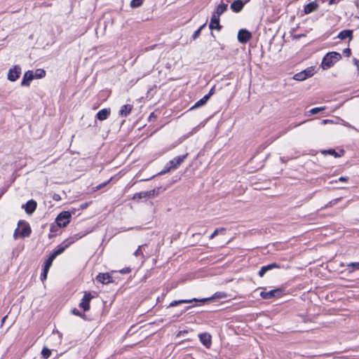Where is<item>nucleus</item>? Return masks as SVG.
Masks as SVG:
<instances>
[{
    "instance_id": "f257e3e1",
    "label": "nucleus",
    "mask_w": 359,
    "mask_h": 359,
    "mask_svg": "<svg viewBox=\"0 0 359 359\" xmlns=\"http://www.w3.org/2000/svg\"><path fill=\"white\" fill-rule=\"evenodd\" d=\"M341 55L337 52H330L323 58L321 67L323 69H327L332 67L337 62L340 60Z\"/></svg>"
},
{
    "instance_id": "f03ea898",
    "label": "nucleus",
    "mask_w": 359,
    "mask_h": 359,
    "mask_svg": "<svg viewBox=\"0 0 359 359\" xmlns=\"http://www.w3.org/2000/svg\"><path fill=\"white\" fill-rule=\"evenodd\" d=\"M71 217L69 211L61 212L56 217L57 224L60 227H65L69 223Z\"/></svg>"
},
{
    "instance_id": "7ed1b4c3",
    "label": "nucleus",
    "mask_w": 359,
    "mask_h": 359,
    "mask_svg": "<svg viewBox=\"0 0 359 359\" xmlns=\"http://www.w3.org/2000/svg\"><path fill=\"white\" fill-rule=\"evenodd\" d=\"M21 74V67L18 65H15L13 68L10 69L8 73V79L11 81H15Z\"/></svg>"
},
{
    "instance_id": "20e7f679",
    "label": "nucleus",
    "mask_w": 359,
    "mask_h": 359,
    "mask_svg": "<svg viewBox=\"0 0 359 359\" xmlns=\"http://www.w3.org/2000/svg\"><path fill=\"white\" fill-rule=\"evenodd\" d=\"M282 294L280 289L271 290L268 292L262 291L260 292V296L264 299H269L273 297H280Z\"/></svg>"
},
{
    "instance_id": "39448f33",
    "label": "nucleus",
    "mask_w": 359,
    "mask_h": 359,
    "mask_svg": "<svg viewBox=\"0 0 359 359\" xmlns=\"http://www.w3.org/2000/svg\"><path fill=\"white\" fill-rule=\"evenodd\" d=\"M215 299L214 297H211V298H204V299H196V298H194L192 299H180V300H175V301H172L168 306V307H173V306H177L179 304H188V303H191V302H205V301H208V300H210V299Z\"/></svg>"
},
{
    "instance_id": "423d86ee",
    "label": "nucleus",
    "mask_w": 359,
    "mask_h": 359,
    "mask_svg": "<svg viewBox=\"0 0 359 359\" xmlns=\"http://www.w3.org/2000/svg\"><path fill=\"white\" fill-rule=\"evenodd\" d=\"M252 37L251 33L245 29H241L238 33V40L242 43H246Z\"/></svg>"
},
{
    "instance_id": "0eeeda50",
    "label": "nucleus",
    "mask_w": 359,
    "mask_h": 359,
    "mask_svg": "<svg viewBox=\"0 0 359 359\" xmlns=\"http://www.w3.org/2000/svg\"><path fill=\"white\" fill-rule=\"evenodd\" d=\"M187 156L188 153L182 156H177L174 159L170 161L168 163V165H170V168H172L173 170H175L184 162Z\"/></svg>"
},
{
    "instance_id": "6e6552de",
    "label": "nucleus",
    "mask_w": 359,
    "mask_h": 359,
    "mask_svg": "<svg viewBox=\"0 0 359 359\" xmlns=\"http://www.w3.org/2000/svg\"><path fill=\"white\" fill-rule=\"evenodd\" d=\"M93 298V296L90 292H85L83 297L79 304V306L83 309L84 311H87L90 309V301Z\"/></svg>"
},
{
    "instance_id": "1a4fd4ad",
    "label": "nucleus",
    "mask_w": 359,
    "mask_h": 359,
    "mask_svg": "<svg viewBox=\"0 0 359 359\" xmlns=\"http://www.w3.org/2000/svg\"><path fill=\"white\" fill-rule=\"evenodd\" d=\"M22 224L23 226L20 232V236L22 238L29 237L32 233V229L29 224L25 221H19L18 226Z\"/></svg>"
},
{
    "instance_id": "9d476101",
    "label": "nucleus",
    "mask_w": 359,
    "mask_h": 359,
    "mask_svg": "<svg viewBox=\"0 0 359 359\" xmlns=\"http://www.w3.org/2000/svg\"><path fill=\"white\" fill-rule=\"evenodd\" d=\"M37 206V203L34 200L28 201L25 205H22V208L25 209V212L27 215H32L35 211Z\"/></svg>"
},
{
    "instance_id": "9b49d317",
    "label": "nucleus",
    "mask_w": 359,
    "mask_h": 359,
    "mask_svg": "<svg viewBox=\"0 0 359 359\" xmlns=\"http://www.w3.org/2000/svg\"><path fill=\"white\" fill-rule=\"evenodd\" d=\"M34 79L32 71H27L25 73L21 81L22 86H29L31 81Z\"/></svg>"
},
{
    "instance_id": "f8f14e48",
    "label": "nucleus",
    "mask_w": 359,
    "mask_h": 359,
    "mask_svg": "<svg viewBox=\"0 0 359 359\" xmlns=\"http://www.w3.org/2000/svg\"><path fill=\"white\" fill-rule=\"evenodd\" d=\"M209 28L211 30L217 29V31H220L222 29V27L219 24V17H217L214 15H212Z\"/></svg>"
},
{
    "instance_id": "ddd939ff",
    "label": "nucleus",
    "mask_w": 359,
    "mask_h": 359,
    "mask_svg": "<svg viewBox=\"0 0 359 359\" xmlns=\"http://www.w3.org/2000/svg\"><path fill=\"white\" fill-rule=\"evenodd\" d=\"M200 341L206 347L210 348L211 345V336L208 333H201L198 334Z\"/></svg>"
},
{
    "instance_id": "4468645a",
    "label": "nucleus",
    "mask_w": 359,
    "mask_h": 359,
    "mask_svg": "<svg viewBox=\"0 0 359 359\" xmlns=\"http://www.w3.org/2000/svg\"><path fill=\"white\" fill-rule=\"evenodd\" d=\"M96 280L102 284H108L111 281V277L108 273H100L97 276Z\"/></svg>"
},
{
    "instance_id": "2eb2a0df",
    "label": "nucleus",
    "mask_w": 359,
    "mask_h": 359,
    "mask_svg": "<svg viewBox=\"0 0 359 359\" xmlns=\"http://www.w3.org/2000/svg\"><path fill=\"white\" fill-rule=\"evenodd\" d=\"M110 114V109H102L97 112V114H96V117L100 121H104L107 119Z\"/></svg>"
},
{
    "instance_id": "dca6fc26",
    "label": "nucleus",
    "mask_w": 359,
    "mask_h": 359,
    "mask_svg": "<svg viewBox=\"0 0 359 359\" xmlns=\"http://www.w3.org/2000/svg\"><path fill=\"white\" fill-rule=\"evenodd\" d=\"M318 4L316 2L313 1L304 6V12L305 14H309L311 13L316 11L318 9Z\"/></svg>"
},
{
    "instance_id": "f3484780",
    "label": "nucleus",
    "mask_w": 359,
    "mask_h": 359,
    "mask_svg": "<svg viewBox=\"0 0 359 359\" xmlns=\"http://www.w3.org/2000/svg\"><path fill=\"white\" fill-rule=\"evenodd\" d=\"M243 6L244 4L242 0H236L231 4V8L235 13L241 11Z\"/></svg>"
},
{
    "instance_id": "a211bd4d",
    "label": "nucleus",
    "mask_w": 359,
    "mask_h": 359,
    "mask_svg": "<svg viewBox=\"0 0 359 359\" xmlns=\"http://www.w3.org/2000/svg\"><path fill=\"white\" fill-rule=\"evenodd\" d=\"M227 8H228V4H223V3L220 4L219 5H218L217 6V8L212 15H214L217 17H220L221 15H222L225 11H226Z\"/></svg>"
},
{
    "instance_id": "6ab92c4d",
    "label": "nucleus",
    "mask_w": 359,
    "mask_h": 359,
    "mask_svg": "<svg viewBox=\"0 0 359 359\" xmlns=\"http://www.w3.org/2000/svg\"><path fill=\"white\" fill-rule=\"evenodd\" d=\"M311 76V74H306V72H301L294 75L293 79L297 81H304L307 78Z\"/></svg>"
},
{
    "instance_id": "aec40b11",
    "label": "nucleus",
    "mask_w": 359,
    "mask_h": 359,
    "mask_svg": "<svg viewBox=\"0 0 359 359\" xmlns=\"http://www.w3.org/2000/svg\"><path fill=\"white\" fill-rule=\"evenodd\" d=\"M132 110V106L130 104H124L121 107L119 115L121 116H128Z\"/></svg>"
},
{
    "instance_id": "412c9836",
    "label": "nucleus",
    "mask_w": 359,
    "mask_h": 359,
    "mask_svg": "<svg viewBox=\"0 0 359 359\" xmlns=\"http://www.w3.org/2000/svg\"><path fill=\"white\" fill-rule=\"evenodd\" d=\"M338 38L341 40H344L347 38L351 39L352 38V31L349 29L343 30L339 33Z\"/></svg>"
},
{
    "instance_id": "4be33fe9",
    "label": "nucleus",
    "mask_w": 359,
    "mask_h": 359,
    "mask_svg": "<svg viewBox=\"0 0 359 359\" xmlns=\"http://www.w3.org/2000/svg\"><path fill=\"white\" fill-rule=\"evenodd\" d=\"M209 99L210 98L205 95L203 97L197 101L195 103V104L191 107V109L198 108L200 107L203 106L205 104H206Z\"/></svg>"
},
{
    "instance_id": "5701e85b",
    "label": "nucleus",
    "mask_w": 359,
    "mask_h": 359,
    "mask_svg": "<svg viewBox=\"0 0 359 359\" xmlns=\"http://www.w3.org/2000/svg\"><path fill=\"white\" fill-rule=\"evenodd\" d=\"M346 267L348 269V273H352L355 270H359V262H350L347 264Z\"/></svg>"
},
{
    "instance_id": "b1692460",
    "label": "nucleus",
    "mask_w": 359,
    "mask_h": 359,
    "mask_svg": "<svg viewBox=\"0 0 359 359\" xmlns=\"http://www.w3.org/2000/svg\"><path fill=\"white\" fill-rule=\"evenodd\" d=\"M147 191H141L139 193H136L134 194L133 199L140 201L141 199H147Z\"/></svg>"
},
{
    "instance_id": "393cba45",
    "label": "nucleus",
    "mask_w": 359,
    "mask_h": 359,
    "mask_svg": "<svg viewBox=\"0 0 359 359\" xmlns=\"http://www.w3.org/2000/svg\"><path fill=\"white\" fill-rule=\"evenodd\" d=\"M160 189H161V188H156V189H154L150 191H147V193L148 198H154L156 196L158 195V194L160 192Z\"/></svg>"
},
{
    "instance_id": "a878e982",
    "label": "nucleus",
    "mask_w": 359,
    "mask_h": 359,
    "mask_svg": "<svg viewBox=\"0 0 359 359\" xmlns=\"http://www.w3.org/2000/svg\"><path fill=\"white\" fill-rule=\"evenodd\" d=\"M41 355L44 359H48L51 355V351L47 347H43L41 351Z\"/></svg>"
},
{
    "instance_id": "bb28decb",
    "label": "nucleus",
    "mask_w": 359,
    "mask_h": 359,
    "mask_svg": "<svg viewBox=\"0 0 359 359\" xmlns=\"http://www.w3.org/2000/svg\"><path fill=\"white\" fill-rule=\"evenodd\" d=\"M46 75V72L43 69H39L34 74V79H41Z\"/></svg>"
},
{
    "instance_id": "cd10ccee",
    "label": "nucleus",
    "mask_w": 359,
    "mask_h": 359,
    "mask_svg": "<svg viewBox=\"0 0 359 359\" xmlns=\"http://www.w3.org/2000/svg\"><path fill=\"white\" fill-rule=\"evenodd\" d=\"M205 25H206L205 23L203 24L196 31H195V32L194 33V34L192 36L193 40H196L200 36L202 29L205 27Z\"/></svg>"
},
{
    "instance_id": "c85d7f7f",
    "label": "nucleus",
    "mask_w": 359,
    "mask_h": 359,
    "mask_svg": "<svg viewBox=\"0 0 359 359\" xmlns=\"http://www.w3.org/2000/svg\"><path fill=\"white\" fill-rule=\"evenodd\" d=\"M226 229L224 228L216 229L214 232L210 236V239L214 238L219 233H224Z\"/></svg>"
},
{
    "instance_id": "c756f323",
    "label": "nucleus",
    "mask_w": 359,
    "mask_h": 359,
    "mask_svg": "<svg viewBox=\"0 0 359 359\" xmlns=\"http://www.w3.org/2000/svg\"><path fill=\"white\" fill-rule=\"evenodd\" d=\"M325 107H315V108L311 109L309 111V114H311V115H313V114H318V113H319V112H320V111H323V110H325Z\"/></svg>"
},
{
    "instance_id": "7c9ffc66",
    "label": "nucleus",
    "mask_w": 359,
    "mask_h": 359,
    "mask_svg": "<svg viewBox=\"0 0 359 359\" xmlns=\"http://www.w3.org/2000/svg\"><path fill=\"white\" fill-rule=\"evenodd\" d=\"M143 4V0H132L130 6L132 8H138Z\"/></svg>"
},
{
    "instance_id": "2f4dec72",
    "label": "nucleus",
    "mask_w": 359,
    "mask_h": 359,
    "mask_svg": "<svg viewBox=\"0 0 359 359\" xmlns=\"http://www.w3.org/2000/svg\"><path fill=\"white\" fill-rule=\"evenodd\" d=\"M341 198H335V199L330 201L325 205V207H323V208H330V207H332V206L336 205L339 201H341Z\"/></svg>"
},
{
    "instance_id": "473e14b6",
    "label": "nucleus",
    "mask_w": 359,
    "mask_h": 359,
    "mask_svg": "<svg viewBox=\"0 0 359 359\" xmlns=\"http://www.w3.org/2000/svg\"><path fill=\"white\" fill-rule=\"evenodd\" d=\"M322 153L323 154H330L332 156H334L336 158L340 156V155L338 154V153L336 152V151L334 149L325 150V151H323Z\"/></svg>"
},
{
    "instance_id": "72a5a7b5",
    "label": "nucleus",
    "mask_w": 359,
    "mask_h": 359,
    "mask_svg": "<svg viewBox=\"0 0 359 359\" xmlns=\"http://www.w3.org/2000/svg\"><path fill=\"white\" fill-rule=\"evenodd\" d=\"M265 268L266 269V271H269V270H271L273 269H278L280 268V266L276 264V263H271V264H269L268 265H266L264 266Z\"/></svg>"
},
{
    "instance_id": "f704fd0d",
    "label": "nucleus",
    "mask_w": 359,
    "mask_h": 359,
    "mask_svg": "<svg viewBox=\"0 0 359 359\" xmlns=\"http://www.w3.org/2000/svg\"><path fill=\"white\" fill-rule=\"evenodd\" d=\"M145 246L146 245H140L138 247V248L134 252V255L136 256V257H138L140 255H142L143 256L142 248H144Z\"/></svg>"
},
{
    "instance_id": "c9c22d12",
    "label": "nucleus",
    "mask_w": 359,
    "mask_h": 359,
    "mask_svg": "<svg viewBox=\"0 0 359 359\" xmlns=\"http://www.w3.org/2000/svg\"><path fill=\"white\" fill-rule=\"evenodd\" d=\"M67 247V245H66L65 246H58L57 248L54 251V252L58 256L65 251Z\"/></svg>"
},
{
    "instance_id": "e433bc0d",
    "label": "nucleus",
    "mask_w": 359,
    "mask_h": 359,
    "mask_svg": "<svg viewBox=\"0 0 359 359\" xmlns=\"http://www.w3.org/2000/svg\"><path fill=\"white\" fill-rule=\"evenodd\" d=\"M173 170L172 168H170V165H166V166L165 167L164 170H163L162 171H161L158 175H163V174H165L166 172H169L170 170Z\"/></svg>"
},
{
    "instance_id": "4c0bfd02",
    "label": "nucleus",
    "mask_w": 359,
    "mask_h": 359,
    "mask_svg": "<svg viewBox=\"0 0 359 359\" xmlns=\"http://www.w3.org/2000/svg\"><path fill=\"white\" fill-rule=\"evenodd\" d=\"M266 272V269L265 268L264 266H263L259 271V275L260 277H262Z\"/></svg>"
},
{
    "instance_id": "58836bf2",
    "label": "nucleus",
    "mask_w": 359,
    "mask_h": 359,
    "mask_svg": "<svg viewBox=\"0 0 359 359\" xmlns=\"http://www.w3.org/2000/svg\"><path fill=\"white\" fill-rule=\"evenodd\" d=\"M52 263H53V262H51L50 260L46 259L45 262V264H44V267L50 269V267L52 265Z\"/></svg>"
},
{
    "instance_id": "ea45409f",
    "label": "nucleus",
    "mask_w": 359,
    "mask_h": 359,
    "mask_svg": "<svg viewBox=\"0 0 359 359\" xmlns=\"http://www.w3.org/2000/svg\"><path fill=\"white\" fill-rule=\"evenodd\" d=\"M57 255L53 252L51 253L48 259V260H50L51 262H53V260L56 258Z\"/></svg>"
},
{
    "instance_id": "a19ab883",
    "label": "nucleus",
    "mask_w": 359,
    "mask_h": 359,
    "mask_svg": "<svg viewBox=\"0 0 359 359\" xmlns=\"http://www.w3.org/2000/svg\"><path fill=\"white\" fill-rule=\"evenodd\" d=\"M72 313L75 316H81V313L76 309H74L72 310Z\"/></svg>"
},
{
    "instance_id": "79ce46f5",
    "label": "nucleus",
    "mask_w": 359,
    "mask_h": 359,
    "mask_svg": "<svg viewBox=\"0 0 359 359\" xmlns=\"http://www.w3.org/2000/svg\"><path fill=\"white\" fill-rule=\"evenodd\" d=\"M214 93H215V87H212L206 95L210 98Z\"/></svg>"
},
{
    "instance_id": "37998d69",
    "label": "nucleus",
    "mask_w": 359,
    "mask_h": 359,
    "mask_svg": "<svg viewBox=\"0 0 359 359\" xmlns=\"http://www.w3.org/2000/svg\"><path fill=\"white\" fill-rule=\"evenodd\" d=\"M19 234H20V233H18V228H17L15 230L14 233H13V238L15 240L18 239Z\"/></svg>"
},
{
    "instance_id": "c03bdc74",
    "label": "nucleus",
    "mask_w": 359,
    "mask_h": 359,
    "mask_svg": "<svg viewBox=\"0 0 359 359\" xmlns=\"http://www.w3.org/2000/svg\"><path fill=\"white\" fill-rule=\"evenodd\" d=\"M344 53L347 56H350L351 55V50L349 48H346L344 50Z\"/></svg>"
},
{
    "instance_id": "a18cd8bd",
    "label": "nucleus",
    "mask_w": 359,
    "mask_h": 359,
    "mask_svg": "<svg viewBox=\"0 0 359 359\" xmlns=\"http://www.w3.org/2000/svg\"><path fill=\"white\" fill-rule=\"evenodd\" d=\"M341 0H329V4H338Z\"/></svg>"
},
{
    "instance_id": "49530a36",
    "label": "nucleus",
    "mask_w": 359,
    "mask_h": 359,
    "mask_svg": "<svg viewBox=\"0 0 359 359\" xmlns=\"http://www.w3.org/2000/svg\"><path fill=\"white\" fill-rule=\"evenodd\" d=\"M332 122H333V121H332V120H329V119H324V120H322V121H321V124L325 125V124H326V123H332Z\"/></svg>"
},
{
    "instance_id": "de8ad7c7",
    "label": "nucleus",
    "mask_w": 359,
    "mask_h": 359,
    "mask_svg": "<svg viewBox=\"0 0 359 359\" xmlns=\"http://www.w3.org/2000/svg\"><path fill=\"white\" fill-rule=\"evenodd\" d=\"M304 72H306V74H311V76L313 74V69L312 68L304 70Z\"/></svg>"
},
{
    "instance_id": "09e8293b",
    "label": "nucleus",
    "mask_w": 359,
    "mask_h": 359,
    "mask_svg": "<svg viewBox=\"0 0 359 359\" xmlns=\"http://www.w3.org/2000/svg\"><path fill=\"white\" fill-rule=\"evenodd\" d=\"M53 200L59 201L60 199V196L59 194H55L53 196Z\"/></svg>"
},
{
    "instance_id": "8fccbe9b",
    "label": "nucleus",
    "mask_w": 359,
    "mask_h": 359,
    "mask_svg": "<svg viewBox=\"0 0 359 359\" xmlns=\"http://www.w3.org/2000/svg\"><path fill=\"white\" fill-rule=\"evenodd\" d=\"M347 180H348V177H340L338 179V181H339V182H346Z\"/></svg>"
},
{
    "instance_id": "3c124183",
    "label": "nucleus",
    "mask_w": 359,
    "mask_h": 359,
    "mask_svg": "<svg viewBox=\"0 0 359 359\" xmlns=\"http://www.w3.org/2000/svg\"><path fill=\"white\" fill-rule=\"evenodd\" d=\"M47 278V273H42L41 275V278L42 280L46 279Z\"/></svg>"
},
{
    "instance_id": "603ef678",
    "label": "nucleus",
    "mask_w": 359,
    "mask_h": 359,
    "mask_svg": "<svg viewBox=\"0 0 359 359\" xmlns=\"http://www.w3.org/2000/svg\"><path fill=\"white\" fill-rule=\"evenodd\" d=\"M48 271H49V269L46 268V267L43 266V272L42 273L48 274Z\"/></svg>"
},
{
    "instance_id": "864d4df0",
    "label": "nucleus",
    "mask_w": 359,
    "mask_h": 359,
    "mask_svg": "<svg viewBox=\"0 0 359 359\" xmlns=\"http://www.w3.org/2000/svg\"><path fill=\"white\" fill-rule=\"evenodd\" d=\"M215 295H216V296H217V297H218V298H221V297H223V296H222V295H221L220 294H218L217 293H215Z\"/></svg>"
},
{
    "instance_id": "5fc2aeb1",
    "label": "nucleus",
    "mask_w": 359,
    "mask_h": 359,
    "mask_svg": "<svg viewBox=\"0 0 359 359\" xmlns=\"http://www.w3.org/2000/svg\"><path fill=\"white\" fill-rule=\"evenodd\" d=\"M302 35H298V36H296L295 37L296 38H300Z\"/></svg>"
},
{
    "instance_id": "6e6d98bb",
    "label": "nucleus",
    "mask_w": 359,
    "mask_h": 359,
    "mask_svg": "<svg viewBox=\"0 0 359 359\" xmlns=\"http://www.w3.org/2000/svg\"><path fill=\"white\" fill-rule=\"evenodd\" d=\"M6 318V316H5L3 320H2V322L5 321V318Z\"/></svg>"
}]
</instances>
